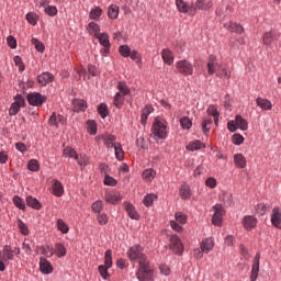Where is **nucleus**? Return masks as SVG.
Wrapping results in <instances>:
<instances>
[{"label":"nucleus","instance_id":"8","mask_svg":"<svg viewBox=\"0 0 281 281\" xmlns=\"http://www.w3.org/2000/svg\"><path fill=\"white\" fill-rule=\"evenodd\" d=\"M26 100L31 106H43L47 102V97L41 92H31L27 94Z\"/></svg>","mask_w":281,"mask_h":281},{"label":"nucleus","instance_id":"20","mask_svg":"<svg viewBox=\"0 0 281 281\" xmlns=\"http://www.w3.org/2000/svg\"><path fill=\"white\" fill-rule=\"evenodd\" d=\"M54 75L52 72H43L42 75L37 76V82L42 86V87H47V85H49V82H54Z\"/></svg>","mask_w":281,"mask_h":281},{"label":"nucleus","instance_id":"31","mask_svg":"<svg viewBox=\"0 0 281 281\" xmlns=\"http://www.w3.org/2000/svg\"><path fill=\"white\" fill-rule=\"evenodd\" d=\"M153 111H155V108H153V105L147 104L144 106V109L142 110V116H140L142 124H146V122L148 120V115H150V113H153Z\"/></svg>","mask_w":281,"mask_h":281},{"label":"nucleus","instance_id":"54","mask_svg":"<svg viewBox=\"0 0 281 281\" xmlns=\"http://www.w3.org/2000/svg\"><path fill=\"white\" fill-rule=\"evenodd\" d=\"M119 53L121 54V56H123V58H128V56H131V46L130 45H121L119 47Z\"/></svg>","mask_w":281,"mask_h":281},{"label":"nucleus","instance_id":"48","mask_svg":"<svg viewBox=\"0 0 281 281\" xmlns=\"http://www.w3.org/2000/svg\"><path fill=\"white\" fill-rule=\"evenodd\" d=\"M38 19L40 16L35 12H29L26 14V21L30 23V25H36L38 23Z\"/></svg>","mask_w":281,"mask_h":281},{"label":"nucleus","instance_id":"34","mask_svg":"<svg viewBox=\"0 0 281 281\" xmlns=\"http://www.w3.org/2000/svg\"><path fill=\"white\" fill-rule=\"evenodd\" d=\"M235 117L237 128H239L240 131H247V128H249V122H247V120H245L241 115L237 114Z\"/></svg>","mask_w":281,"mask_h":281},{"label":"nucleus","instance_id":"17","mask_svg":"<svg viewBox=\"0 0 281 281\" xmlns=\"http://www.w3.org/2000/svg\"><path fill=\"white\" fill-rule=\"evenodd\" d=\"M271 225L277 229H281V209L278 206L272 210Z\"/></svg>","mask_w":281,"mask_h":281},{"label":"nucleus","instance_id":"40","mask_svg":"<svg viewBox=\"0 0 281 281\" xmlns=\"http://www.w3.org/2000/svg\"><path fill=\"white\" fill-rule=\"evenodd\" d=\"M64 157H68V159H78V153L72 147H66L63 150Z\"/></svg>","mask_w":281,"mask_h":281},{"label":"nucleus","instance_id":"2","mask_svg":"<svg viewBox=\"0 0 281 281\" xmlns=\"http://www.w3.org/2000/svg\"><path fill=\"white\" fill-rule=\"evenodd\" d=\"M136 278L139 281H155V274L153 272V269H150L149 261L139 263L138 270L136 272Z\"/></svg>","mask_w":281,"mask_h":281},{"label":"nucleus","instance_id":"37","mask_svg":"<svg viewBox=\"0 0 281 281\" xmlns=\"http://www.w3.org/2000/svg\"><path fill=\"white\" fill-rule=\"evenodd\" d=\"M95 38H98L102 47H109V45H111V41L109 40V34L106 33H100L95 36Z\"/></svg>","mask_w":281,"mask_h":281},{"label":"nucleus","instance_id":"12","mask_svg":"<svg viewBox=\"0 0 281 281\" xmlns=\"http://www.w3.org/2000/svg\"><path fill=\"white\" fill-rule=\"evenodd\" d=\"M104 199L106 203H110L111 205H117V203L122 202V194L117 191H106Z\"/></svg>","mask_w":281,"mask_h":281},{"label":"nucleus","instance_id":"18","mask_svg":"<svg viewBox=\"0 0 281 281\" xmlns=\"http://www.w3.org/2000/svg\"><path fill=\"white\" fill-rule=\"evenodd\" d=\"M40 271L44 273V276H49L54 271L52 263L45 258H40Z\"/></svg>","mask_w":281,"mask_h":281},{"label":"nucleus","instance_id":"50","mask_svg":"<svg viewBox=\"0 0 281 281\" xmlns=\"http://www.w3.org/2000/svg\"><path fill=\"white\" fill-rule=\"evenodd\" d=\"M90 19H92L93 21H98L100 19V16H102V8L100 7H97L94 9H92L90 11V14H89Z\"/></svg>","mask_w":281,"mask_h":281},{"label":"nucleus","instance_id":"27","mask_svg":"<svg viewBox=\"0 0 281 281\" xmlns=\"http://www.w3.org/2000/svg\"><path fill=\"white\" fill-rule=\"evenodd\" d=\"M256 102L257 106H259V109H261L262 111H271V109H273V104L269 101V99L258 97L256 99Z\"/></svg>","mask_w":281,"mask_h":281},{"label":"nucleus","instance_id":"9","mask_svg":"<svg viewBox=\"0 0 281 281\" xmlns=\"http://www.w3.org/2000/svg\"><path fill=\"white\" fill-rule=\"evenodd\" d=\"M213 217H212V223L216 226V227H221V225H223V215L225 214V209H223L222 204H215L213 206Z\"/></svg>","mask_w":281,"mask_h":281},{"label":"nucleus","instance_id":"51","mask_svg":"<svg viewBox=\"0 0 281 281\" xmlns=\"http://www.w3.org/2000/svg\"><path fill=\"white\" fill-rule=\"evenodd\" d=\"M124 98L125 97L123 94L117 93V92L115 93L113 104H114V106H116V109H120L121 106L124 105Z\"/></svg>","mask_w":281,"mask_h":281},{"label":"nucleus","instance_id":"1","mask_svg":"<svg viewBox=\"0 0 281 281\" xmlns=\"http://www.w3.org/2000/svg\"><path fill=\"white\" fill-rule=\"evenodd\" d=\"M153 139H166L168 137V123L159 119H155L151 127Z\"/></svg>","mask_w":281,"mask_h":281},{"label":"nucleus","instance_id":"28","mask_svg":"<svg viewBox=\"0 0 281 281\" xmlns=\"http://www.w3.org/2000/svg\"><path fill=\"white\" fill-rule=\"evenodd\" d=\"M200 248L204 254H210L214 249V239L212 238H206L201 241Z\"/></svg>","mask_w":281,"mask_h":281},{"label":"nucleus","instance_id":"63","mask_svg":"<svg viewBox=\"0 0 281 281\" xmlns=\"http://www.w3.org/2000/svg\"><path fill=\"white\" fill-rule=\"evenodd\" d=\"M97 220L99 225H106L109 223V215L106 213H98Z\"/></svg>","mask_w":281,"mask_h":281},{"label":"nucleus","instance_id":"29","mask_svg":"<svg viewBox=\"0 0 281 281\" xmlns=\"http://www.w3.org/2000/svg\"><path fill=\"white\" fill-rule=\"evenodd\" d=\"M2 260L8 262V260H14V251H12V246L4 245L2 249Z\"/></svg>","mask_w":281,"mask_h":281},{"label":"nucleus","instance_id":"25","mask_svg":"<svg viewBox=\"0 0 281 281\" xmlns=\"http://www.w3.org/2000/svg\"><path fill=\"white\" fill-rule=\"evenodd\" d=\"M179 196H180V199H183L184 201L192 199V191L190 190V186L188 183L181 184L180 190H179Z\"/></svg>","mask_w":281,"mask_h":281},{"label":"nucleus","instance_id":"26","mask_svg":"<svg viewBox=\"0 0 281 281\" xmlns=\"http://www.w3.org/2000/svg\"><path fill=\"white\" fill-rule=\"evenodd\" d=\"M176 5L179 12L188 14V12H194V5H188L183 0H176Z\"/></svg>","mask_w":281,"mask_h":281},{"label":"nucleus","instance_id":"30","mask_svg":"<svg viewBox=\"0 0 281 281\" xmlns=\"http://www.w3.org/2000/svg\"><path fill=\"white\" fill-rule=\"evenodd\" d=\"M234 164L237 168H247V158L243 154H235Z\"/></svg>","mask_w":281,"mask_h":281},{"label":"nucleus","instance_id":"19","mask_svg":"<svg viewBox=\"0 0 281 281\" xmlns=\"http://www.w3.org/2000/svg\"><path fill=\"white\" fill-rule=\"evenodd\" d=\"M124 210L130 218L133 221H139V213H137V210L131 202L124 203Z\"/></svg>","mask_w":281,"mask_h":281},{"label":"nucleus","instance_id":"43","mask_svg":"<svg viewBox=\"0 0 281 281\" xmlns=\"http://www.w3.org/2000/svg\"><path fill=\"white\" fill-rule=\"evenodd\" d=\"M114 151H115V158L117 159V161H123V159H124V149L122 148L121 143L115 144Z\"/></svg>","mask_w":281,"mask_h":281},{"label":"nucleus","instance_id":"46","mask_svg":"<svg viewBox=\"0 0 281 281\" xmlns=\"http://www.w3.org/2000/svg\"><path fill=\"white\" fill-rule=\"evenodd\" d=\"M57 229L58 232H61V234H69V225H67V223H65V221L63 220H57Z\"/></svg>","mask_w":281,"mask_h":281},{"label":"nucleus","instance_id":"4","mask_svg":"<svg viewBox=\"0 0 281 281\" xmlns=\"http://www.w3.org/2000/svg\"><path fill=\"white\" fill-rule=\"evenodd\" d=\"M14 102L11 103L9 109V115L10 117H14V115H19L21 109H24L26 106L25 98L21 94H16L13 97Z\"/></svg>","mask_w":281,"mask_h":281},{"label":"nucleus","instance_id":"14","mask_svg":"<svg viewBox=\"0 0 281 281\" xmlns=\"http://www.w3.org/2000/svg\"><path fill=\"white\" fill-rule=\"evenodd\" d=\"M52 194L54 196L60 198L63 194H65V187L63 186V182L58 179H54L52 182Z\"/></svg>","mask_w":281,"mask_h":281},{"label":"nucleus","instance_id":"33","mask_svg":"<svg viewBox=\"0 0 281 281\" xmlns=\"http://www.w3.org/2000/svg\"><path fill=\"white\" fill-rule=\"evenodd\" d=\"M26 205H29V207H32L33 210H41V207H43L41 202L32 195L26 196Z\"/></svg>","mask_w":281,"mask_h":281},{"label":"nucleus","instance_id":"60","mask_svg":"<svg viewBox=\"0 0 281 281\" xmlns=\"http://www.w3.org/2000/svg\"><path fill=\"white\" fill-rule=\"evenodd\" d=\"M180 125L182 128H192V121L188 117V116H183L181 120H180Z\"/></svg>","mask_w":281,"mask_h":281},{"label":"nucleus","instance_id":"56","mask_svg":"<svg viewBox=\"0 0 281 281\" xmlns=\"http://www.w3.org/2000/svg\"><path fill=\"white\" fill-rule=\"evenodd\" d=\"M255 210L257 214H260V216H265V214H267V212L269 211V207L265 203H259L256 205Z\"/></svg>","mask_w":281,"mask_h":281},{"label":"nucleus","instance_id":"45","mask_svg":"<svg viewBox=\"0 0 281 281\" xmlns=\"http://www.w3.org/2000/svg\"><path fill=\"white\" fill-rule=\"evenodd\" d=\"M91 209L94 214H100L104 210V202H102V200H98L92 203Z\"/></svg>","mask_w":281,"mask_h":281},{"label":"nucleus","instance_id":"53","mask_svg":"<svg viewBox=\"0 0 281 281\" xmlns=\"http://www.w3.org/2000/svg\"><path fill=\"white\" fill-rule=\"evenodd\" d=\"M27 168L31 172H38V170H41V165L38 164V160L31 159L27 164Z\"/></svg>","mask_w":281,"mask_h":281},{"label":"nucleus","instance_id":"32","mask_svg":"<svg viewBox=\"0 0 281 281\" xmlns=\"http://www.w3.org/2000/svg\"><path fill=\"white\" fill-rule=\"evenodd\" d=\"M217 76L229 80L232 78V70H229V65H227V64L221 65L220 72L217 74Z\"/></svg>","mask_w":281,"mask_h":281},{"label":"nucleus","instance_id":"44","mask_svg":"<svg viewBox=\"0 0 281 281\" xmlns=\"http://www.w3.org/2000/svg\"><path fill=\"white\" fill-rule=\"evenodd\" d=\"M117 89H119V92L116 93H121V95L123 97H126L128 95V93H131V89L128 88V86H126V82L124 81H120L117 83Z\"/></svg>","mask_w":281,"mask_h":281},{"label":"nucleus","instance_id":"3","mask_svg":"<svg viewBox=\"0 0 281 281\" xmlns=\"http://www.w3.org/2000/svg\"><path fill=\"white\" fill-rule=\"evenodd\" d=\"M127 258L135 262V260H138V265H142V262H148V257L144 254V248H142L140 245H134L127 250Z\"/></svg>","mask_w":281,"mask_h":281},{"label":"nucleus","instance_id":"49","mask_svg":"<svg viewBox=\"0 0 281 281\" xmlns=\"http://www.w3.org/2000/svg\"><path fill=\"white\" fill-rule=\"evenodd\" d=\"M98 113H99L100 117H102V120H104V117H108V115H109V106L106 105V103H101L98 106Z\"/></svg>","mask_w":281,"mask_h":281},{"label":"nucleus","instance_id":"38","mask_svg":"<svg viewBox=\"0 0 281 281\" xmlns=\"http://www.w3.org/2000/svg\"><path fill=\"white\" fill-rule=\"evenodd\" d=\"M88 32L95 38L100 34V25L95 22H90L88 24Z\"/></svg>","mask_w":281,"mask_h":281},{"label":"nucleus","instance_id":"59","mask_svg":"<svg viewBox=\"0 0 281 281\" xmlns=\"http://www.w3.org/2000/svg\"><path fill=\"white\" fill-rule=\"evenodd\" d=\"M88 133L89 135H95L98 133V124L95 121H88Z\"/></svg>","mask_w":281,"mask_h":281},{"label":"nucleus","instance_id":"42","mask_svg":"<svg viewBox=\"0 0 281 281\" xmlns=\"http://www.w3.org/2000/svg\"><path fill=\"white\" fill-rule=\"evenodd\" d=\"M103 267H108L110 269H111V267H113V251H111V249H108L104 254Z\"/></svg>","mask_w":281,"mask_h":281},{"label":"nucleus","instance_id":"64","mask_svg":"<svg viewBox=\"0 0 281 281\" xmlns=\"http://www.w3.org/2000/svg\"><path fill=\"white\" fill-rule=\"evenodd\" d=\"M232 142L233 144H235V146H240V144H244L245 137L240 134H234L232 137Z\"/></svg>","mask_w":281,"mask_h":281},{"label":"nucleus","instance_id":"22","mask_svg":"<svg viewBox=\"0 0 281 281\" xmlns=\"http://www.w3.org/2000/svg\"><path fill=\"white\" fill-rule=\"evenodd\" d=\"M225 30H228V32H232L233 34H243L245 32V29L243 25L234 22H227L224 24Z\"/></svg>","mask_w":281,"mask_h":281},{"label":"nucleus","instance_id":"39","mask_svg":"<svg viewBox=\"0 0 281 281\" xmlns=\"http://www.w3.org/2000/svg\"><path fill=\"white\" fill-rule=\"evenodd\" d=\"M120 15V7L117 4H111L108 9L109 19H117Z\"/></svg>","mask_w":281,"mask_h":281},{"label":"nucleus","instance_id":"7","mask_svg":"<svg viewBox=\"0 0 281 281\" xmlns=\"http://www.w3.org/2000/svg\"><path fill=\"white\" fill-rule=\"evenodd\" d=\"M176 68L182 76H192L194 74V66L186 59L177 61Z\"/></svg>","mask_w":281,"mask_h":281},{"label":"nucleus","instance_id":"15","mask_svg":"<svg viewBox=\"0 0 281 281\" xmlns=\"http://www.w3.org/2000/svg\"><path fill=\"white\" fill-rule=\"evenodd\" d=\"M221 65H218V61L216 59V55H210L209 61H207V74L209 76H214L216 74V69H220Z\"/></svg>","mask_w":281,"mask_h":281},{"label":"nucleus","instance_id":"62","mask_svg":"<svg viewBox=\"0 0 281 281\" xmlns=\"http://www.w3.org/2000/svg\"><path fill=\"white\" fill-rule=\"evenodd\" d=\"M45 14L48 16H56L58 14V9L54 5H47L44 10Z\"/></svg>","mask_w":281,"mask_h":281},{"label":"nucleus","instance_id":"35","mask_svg":"<svg viewBox=\"0 0 281 281\" xmlns=\"http://www.w3.org/2000/svg\"><path fill=\"white\" fill-rule=\"evenodd\" d=\"M202 148H205V145H203L201 140H193L187 145V150H190L191 153H194V150H201Z\"/></svg>","mask_w":281,"mask_h":281},{"label":"nucleus","instance_id":"13","mask_svg":"<svg viewBox=\"0 0 281 281\" xmlns=\"http://www.w3.org/2000/svg\"><path fill=\"white\" fill-rule=\"evenodd\" d=\"M259 272H260V252H257L252 261L250 281H257Z\"/></svg>","mask_w":281,"mask_h":281},{"label":"nucleus","instance_id":"58","mask_svg":"<svg viewBox=\"0 0 281 281\" xmlns=\"http://www.w3.org/2000/svg\"><path fill=\"white\" fill-rule=\"evenodd\" d=\"M109 267L106 266H99V273L101 276V278H103V280H109V278L111 277V274H109Z\"/></svg>","mask_w":281,"mask_h":281},{"label":"nucleus","instance_id":"52","mask_svg":"<svg viewBox=\"0 0 281 281\" xmlns=\"http://www.w3.org/2000/svg\"><path fill=\"white\" fill-rule=\"evenodd\" d=\"M155 201H157V195L150 193L144 198L143 203H144V205H146V207H150V205H153V203H155Z\"/></svg>","mask_w":281,"mask_h":281},{"label":"nucleus","instance_id":"36","mask_svg":"<svg viewBox=\"0 0 281 281\" xmlns=\"http://www.w3.org/2000/svg\"><path fill=\"white\" fill-rule=\"evenodd\" d=\"M55 254L58 258H65V256H67V248L65 247V244L57 243L55 245Z\"/></svg>","mask_w":281,"mask_h":281},{"label":"nucleus","instance_id":"24","mask_svg":"<svg viewBox=\"0 0 281 281\" xmlns=\"http://www.w3.org/2000/svg\"><path fill=\"white\" fill-rule=\"evenodd\" d=\"M72 111H75L76 113H82L87 111V101L82 99H75L72 101Z\"/></svg>","mask_w":281,"mask_h":281},{"label":"nucleus","instance_id":"21","mask_svg":"<svg viewBox=\"0 0 281 281\" xmlns=\"http://www.w3.org/2000/svg\"><path fill=\"white\" fill-rule=\"evenodd\" d=\"M101 139L104 144V146H106V148H114L115 144H117V138L115 137V135L113 134H103L101 135Z\"/></svg>","mask_w":281,"mask_h":281},{"label":"nucleus","instance_id":"10","mask_svg":"<svg viewBox=\"0 0 281 281\" xmlns=\"http://www.w3.org/2000/svg\"><path fill=\"white\" fill-rule=\"evenodd\" d=\"M169 249H171V251H173V254H177L178 256H181V254H183V243H181V238H179V236L172 235L170 237Z\"/></svg>","mask_w":281,"mask_h":281},{"label":"nucleus","instance_id":"16","mask_svg":"<svg viewBox=\"0 0 281 281\" xmlns=\"http://www.w3.org/2000/svg\"><path fill=\"white\" fill-rule=\"evenodd\" d=\"M214 7V2L212 0H196L195 5H193V12H196V10H204L207 12V10H212Z\"/></svg>","mask_w":281,"mask_h":281},{"label":"nucleus","instance_id":"5","mask_svg":"<svg viewBox=\"0 0 281 281\" xmlns=\"http://www.w3.org/2000/svg\"><path fill=\"white\" fill-rule=\"evenodd\" d=\"M281 33L278 30L271 29L270 31H266L262 36L263 45L267 47H271L272 45H277L278 41H280Z\"/></svg>","mask_w":281,"mask_h":281},{"label":"nucleus","instance_id":"55","mask_svg":"<svg viewBox=\"0 0 281 281\" xmlns=\"http://www.w3.org/2000/svg\"><path fill=\"white\" fill-rule=\"evenodd\" d=\"M13 204L19 210L25 211V202L23 201V199H21V196H19V195L13 196Z\"/></svg>","mask_w":281,"mask_h":281},{"label":"nucleus","instance_id":"11","mask_svg":"<svg viewBox=\"0 0 281 281\" xmlns=\"http://www.w3.org/2000/svg\"><path fill=\"white\" fill-rule=\"evenodd\" d=\"M241 225L246 232H251L258 226V218L254 215H246L241 220Z\"/></svg>","mask_w":281,"mask_h":281},{"label":"nucleus","instance_id":"57","mask_svg":"<svg viewBox=\"0 0 281 281\" xmlns=\"http://www.w3.org/2000/svg\"><path fill=\"white\" fill-rule=\"evenodd\" d=\"M18 227L23 236L30 235V228H27V224H24L21 220H18Z\"/></svg>","mask_w":281,"mask_h":281},{"label":"nucleus","instance_id":"6","mask_svg":"<svg viewBox=\"0 0 281 281\" xmlns=\"http://www.w3.org/2000/svg\"><path fill=\"white\" fill-rule=\"evenodd\" d=\"M175 218L176 220L170 221L171 229L178 233L183 232V226L181 225H186V223H188V215L183 212H176Z\"/></svg>","mask_w":281,"mask_h":281},{"label":"nucleus","instance_id":"61","mask_svg":"<svg viewBox=\"0 0 281 281\" xmlns=\"http://www.w3.org/2000/svg\"><path fill=\"white\" fill-rule=\"evenodd\" d=\"M239 254L244 258V260H249V258H251V255L249 254V249H247L245 245H240Z\"/></svg>","mask_w":281,"mask_h":281},{"label":"nucleus","instance_id":"47","mask_svg":"<svg viewBox=\"0 0 281 281\" xmlns=\"http://www.w3.org/2000/svg\"><path fill=\"white\" fill-rule=\"evenodd\" d=\"M31 43L35 46L36 52H40L41 54L45 52V44L38 41V38L32 37Z\"/></svg>","mask_w":281,"mask_h":281},{"label":"nucleus","instance_id":"23","mask_svg":"<svg viewBox=\"0 0 281 281\" xmlns=\"http://www.w3.org/2000/svg\"><path fill=\"white\" fill-rule=\"evenodd\" d=\"M161 58L165 63V65H173L175 63V53H172V50H170V48H165L161 52Z\"/></svg>","mask_w":281,"mask_h":281},{"label":"nucleus","instance_id":"41","mask_svg":"<svg viewBox=\"0 0 281 281\" xmlns=\"http://www.w3.org/2000/svg\"><path fill=\"white\" fill-rule=\"evenodd\" d=\"M155 177H157V171H155L153 168L145 169L143 171V179H145V181H153Z\"/></svg>","mask_w":281,"mask_h":281}]
</instances>
